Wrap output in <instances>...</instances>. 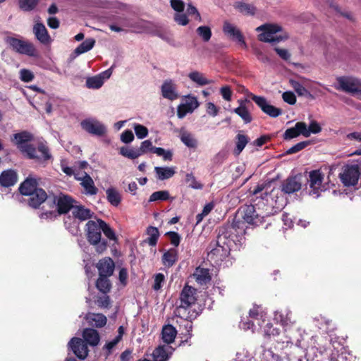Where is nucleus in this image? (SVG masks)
I'll return each mask as SVG.
<instances>
[{
	"instance_id": "nucleus-1",
	"label": "nucleus",
	"mask_w": 361,
	"mask_h": 361,
	"mask_svg": "<svg viewBox=\"0 0 361 361\" xmlns=\"http://www.w3.org/2000/svg\"><path fill=\"white\" fill-rule=\"evenodd\" d=\"M33 139L34 136L31 133L23 130L13 134L11 140L20 152L30 159H35L38 163H44L51 159L52 156L48 146L40 142L35 147L30 144Z\"/></svg>"
},
{
	"instance_id": "nucleus-2",
	"label": "nucleus",
	"mask_w": 361,
	"mask_h": 361,
	"mask_svg": "<svg viewBox=\"0 0 361 361\" xmlns=\"http://www.w3.org/2000/svg\"><path fill=\"white\" fill-rule=\"evenodd\" d=\"M233 221L242 231L244 229L245 224L254 226L262 225L264 222V216L256 212L254 205L245 204L238 209Z\"/></svg>"
},
{
	"instance_id": "nucleus-3",
	"label": "nucleus",
	"mask_w": 361,
	"mask_h": 361,
	"mask_svg": "<svg viewBox=\"0 0 361 361\" xmlns=\"http://www.w3.org/2000/svg\"><path fill=\"white\" fill-rule=\"evenodd\" d=\"M197 301V289L186 284L183 288L179 295V305L177 306L175 314L181 318H188L186 310L195 305Z\"/></svg>"
},
{
	"instance_id": "nucleus-4",
	"label": "nucleus",
	"mask_w": 361,
	"mask_h": 361,
	"mask_svg": "<svg viewBox=\"0 0 361 361\" xmlns=\"http://www.w3.org/2000/svg\"><path fill=\"white\" fill-rule=\"evenodd\" d=\"M239 229L233 221L231 224H226L220 226L218 228L216 241L221 245H227L231 250L239 241Z\"/></svg>"
},
{
	"instance_id": "nucleus-5",
	"label": "nucleus",
	"mask_w": 361,
	"mask_h": 361,
	"mask_svg": "<svg viewBox=\"0 0 361 361\" xmlns=\"http://www.w3.org/2000/svg\"><path fill=\"white\" fill-rule=\"evenodd\" d=\"M282 27L277 24L265 23L256 28L257 32H262L258 35V39L264 42L276 44L288 38L287 35L274 36L276 33L281 32Z\"/></svg>"
},
{
	"instance_id": "nucleus-6",
	"label": "nucleus",
	"mask_w": 361,
	"mask_h": 361,
	"mask_svg": "<svg viewBox=\"0 0 361 361\" xmlns=\"http://www.w3.org/2000/svg\"><path fill=\"white\" fill-rule=\"evenodd\" d=\"M338 90L353 96L361 94V80L350 76H340L336 78Z\"/></svg>"
},
{
	"instance_id": "nucleus-7",
	"label": "nucleus",
	"mask_w": 361,
	"mask_h": 361,
	"mask_svg": "<svg viewBox=\"0 0 361 361\" xmlns=\"http://www.w3.org/2000/svg\"><path fill=\"white\" fill-rule=\"evenodd\" d=\"M324 178V174L319 169L312 170L309 173V177L307 179L309 184L310 195L314 197H319L322 191H325L326 188L323 184Z\"/></svg>"
},
{
	"instance_id": "nucleus-8",
	"label": "nucleus",
	"mask_w": 361,
	"mask_h": 361,
	"mask_svg": "<svg viewBox=\"0 0 361 361\" xmlns=\"http://www.w3.org/2000/svg\"><path fill=\"white\" fill-rule=\"evenodd\" d=\"M6 43L16 52L29 56H37V51L34 44L30 42L18 38L9 37L6 39Z\"/></svg>"
},
{
	"instance_id": "nucleus-9",
	"label": "nucleus",
	"mask_w": 361,
	"mask_h": 361,
	"mask_svg": "<svg viewBox=\"0 0 361 361\" xmlns=\"http://www.w3.org/2000/svg\"><path fill=\"white\" fill-rule=\"evenodd\" d=\"M360 176V167L357 164H347L343 166L339 178L344 186L349 187L357 184Z\"/></svg>"
},
{
	"instance_id": "nucleus-10",
	"label": "nucleus",
	"mask_w": 361,
	"mask_h": 361,
	"mask_svg": "<svg viewBox=\"0 0 361 361\" xmlns=\"http://www.w3.org/2000/svg\"><path fill=\"white\" fill-rule=\"evenodd\" d=\"M209 249L210 250L208 252V258L216 264L221 263L230 255L231 250L227 245L217 243L216 240L210 243Z\"/></svg>"
},
{
	"instance_id": "nucleus-11",
	"label": "nucleus",
	"mask_w": 361,
	"mask_h": 361,
	"mask_svg": "<svg viewBox=\"0 0 361 361\" xmlns=\"http://www.w3.org/2000/svg\"><path fill=\"white\" fill-rule=\"evenodd\" d=\"M152 142L150 140H147L141 142L139 148L121 147L120 148L119 154L130 159H135L139 157L147 154L148 152H152Z\"/></svg>"
},
{
	"instance_id": "nucleus-12",
	"label": "nucleus",
	"mask_w": 361,
	"mask_h": 361,
	"mask_svg": "<svg viewBox=\"0 0 361 361\" xmlns=\"http://www.w3.org/2000/svg\"><path fill=\"white\" fill-rule=\"evenodd\" d=\"M250 98L264 114H267L270 117L276 118L281 115L282 110L269 104L264 97L250 94Z\"/></svg>"
},
{
	"instance_id": "nucleus-13",
	"label": "nucleus",
	"mask_w": 361,
	"mask_h": 361,
	"mask_svg": "<svg viewBox=\"0 0 361 361\" xmlns=\"http://www.w3.org/2000/svg\"><path fill=\"white\" fill-rule=\"evenodd\" d=\"M75 200L71 196L61 194L59 197L54 196L52 204L56 206L57 213L59 214H67L71 209H73Z\"/></svg>"
},
{
	"instance_id": "nucleus-14",
	"label": "nucleus",
	"mask_w": 361,
	"mask_h": 361,
	"mask_svg": "<svg viewBox=\"0 0 361 361\" xmlns=\"http://www.w3.org/2000/svg\"><path fill=\"white\" fill-rule=\"evenodd\" d=\"M81 127L90 134L102 137L106 133V128L104 124L98 121L85 119L81 122Z\"/></svg>"
},
{
	"instance_id": "nucleus-15",
	"label": "nucleus",
	"mask_w": 361,
	"mask_h": 361,
	"mask_svg": "<svg viewBox=\"0 0 361 361\" xmlns=\"http://www.w3.org/2000/svg\"><path fill=\"white\" fill-rule=\"evenodd\" d=\"M86 236L90 244H97L102 239L100 224L98 221L90 220L86 224Z\"/></svg>"
},
{
	"instance_id": "nucleus-16",
	"label": "nucleus",
	"mask_w": 361,
	"mask_h": 361,
	"mask_svg": "<svg viewBox=\"0 0 361 361\" xmlns=\"http://www.w3.org/2000/svg\"><path fill=\"white\" fill-rule=\"evenodd\" d=\"M223 31L226 35L230 37H232L233 39L238 41V42L241 46H243V48L246 49L247 47L245 41L244 36L241 31L231 23L227 21L224 22L223 25Z\"/></svg>"
},
{
	"instance_id": "nucleus-17",
	"label": "nucleus",
	"mask_w": 361,
	"mask_h": 361,
	"mask_svg": "<svg viewBox=\"0 0 361 361\" xmlns=\"http://www.w3.org/2000/svg\"><path fill=\"white\" fill-rule=\"evenodd\" d=\"M68 345L78 358L83 360L87 356L88 349L87 344L81 338L73 337L69 341Z\"/></svg>"
},
{
	"instance_id": "nucleus-18",
	"label": "nucleus",
	"mask_w": 361,
	"mask_h": 361,
	"mask_svg": "<svg viewBox=\"0 0 361 361\" xmlns=\"http://www.w3.org/2000/svg\"><path fill=\"white\" fill-rule=\"evenodd\" d=\"M18 180V174L15 169H6L0 174V185L4 188H10L15 185Z\"/></svg>"
},
{
	"instance_id": "nucleus-19",
	"label": "nucleus",
	"mask_w": 361,
	"mask_h": 361,
	"mask_svg": "<svg viewBox=\"0 0 361 361\" xmlns=\"http://www.w3.org/2000/svg\"><path fill=\"white\" fill-rule=\"evenodd\" d=\"M96 267L98 269L100 276H111L114 274L115 264L111 257H106L99 259Z\"/></svg>"
},
{
	"instance_id": "nucleus-20",
	"label": "nucleus",
	"mask_w": 361,
	"mask_h": 361,
	"mask_svg": "<svg viewBox=\"0 0 361 361\" xmlns=\"http://www.w3.org/2000/svg\"><path fill=\"white\" fill-rule=\"evenodd\" d=\"M38 185L39 183L37 180L31 176H28L24 181L20 184L18 190L22 195L27 196L37 190L39 188Z\"/></svg>"
},
{
	"instance_id": "nucleus-21",
	"label": "nucleus",
	"mask_w": 361,
	"mask_h": 361,
	"mask_svg": "<svg viewBox=\"0 0 361 361\" xmlns=\"http://www.w3.org/2000/svg\"><path fill=\"white\" fill-rule=\"evenodd\" d=\"M27 196L29 197L27 204L33 209L39 208L48 197L46 191L40 188Z\"/></svg>"
},
{
	"instance_id": "nucleus-22",
	"label": "nucleus",
	"mask_w": 361,
	"mask_h": 361,
	"mask_svg": "<svg viewBox=\"0 0 361 361\" xmlns=\"http://www.w3.org/2000/svg\"><path fill=\"white\" fill-rule=\"evenodd\" d=\"M199 106V102L195 97H188V100L185 104L178 105L177 108V116L183 118L188 113H192Z\"/></svg>"
},
{
	"instance_id": "nucleus-23",
	"label": "nucleus",
	"mask_w": 361,
	"mask_h": 361,
	"mask_svg": "<svg viewBox=\"0 0 361 361\" xmlns=\"http://www.w3.org/2000/svg\"><path fill=\"white\" fill-rule=\"evenodd\" d=\"M301 178L298 176H290L282 184V190L287 194L298 192L301 189Z\"/></svg>"
},
{
	"instance_id": "nucleus-24",
	"label": "nucleus",
	"mask_w": 361,
	"mask_h": 361,
	"mask_svg": "<svg viewBox=\"0 0 361 361\" xmlns=\"http://www.w3.org/2000/svg\"><path fill=\"white\" fill-rule=\"evenodd\" d=\"M33 32L37 40L42 44H49L51 39L45 25L42 23H37L33 27Z\"/></svg>"
},
{
	"instance_id": "nucleus-25",
	"label": "nucleus",
	"mask_w": 361,
	"mask_h": 361,
	"mask_svg": "<svg viewBox=\"0 0 361 361\" xmlns=\"http://www.w3.org/2000/svg\"><path fill=\"white\" fill-rule=\"evenodd\" d=\"M305 132V122H297L294 127L289 128L286 130L283 135V138L285 140H290L291 139L298 137L300 135L304 136Z\"/></svg>"
},
{
	"instance_id": "nucleus-26",
	"label": "nucleus",
	"mask_w": 361,
	"mask_h": 361,
	"mask_svg": "<svg viewBox=\"0 0 361 361\" xmlns=\"http://www.w3.org/2000/svg\"><path fill=\"white\" fill-rule=\"evenodd\" d=\"M172 348L168 345H159L152 353L154 361H168L172 354Z\"/></svg>"
},
{
	"instance_id": "nucleus-27",
	"label": "nucleus",
	"mask_w": 361,
	"mask_h": 361,
	"mask_svg": "<svg viewBox=\"0 0 361 361\" xmlns=\"http://www.w3.org/2000/svg\"><path fill=\"white\" fill-rule=\"evenodd\" d=\"M161 94L163 97L173 101L178 97L175 91V87L171 80H165L161 85Z\"/></svg>"
},
{
	"instance_id": "nucleus-28",
	"label": "nucleus",
	"mask_w": 361,
	"mask_h": 361,
	"mask_svg": "<svg viewBox=\"0 0 361 361\" xmlns=\"http://www.w3.org/2000/svg\"><path fill=\"white\" fill-rule=\"evenodd\" d=\"M178 259L176 248H170L164 253L161 257L162 264L166 267H173Z\"/></svg>"
},
{
	"instance_id": "nucleus-29",
	"label": "nucleus",
	"mask_w": 361,
	"mask_h": 361,
	"mask_svg": "<svg viewBox=\"0 0 361 361\" xmlns=\"http://www.w3.org/2000/svg\"><path fill=\"white\" fill-rule=\"evenodd\" d=\"M240 106L233 110V112L238 115L245 123H250L252 121V117L245 106V102H250L247 99L238 100Z\"/></svg>"
},
{
	"instance_id": "nucleus-30",
	"label": "nucleus",
	"mask_w": 361,
	"mask_h": 361,
	"mask_svg": "<svg viewBox=\"0 0 361 361\" xmlns=\"http://www.w3.org/2000/svg\"><path fill=\"white\" fill-rule=\"evenodd\" d=\"M80 185L84 188V193L89 195H94L97 193L98 189L95 186L92 178L90 175L85 173L84 177L82 178Z\"/></svg>"
},
{
	"instance_id": "nucleus-31",
	"label": "nucleus",
	"mask_w": 361,
	"mask_h": 361,
	"mask_svg": "<svg viewBox=\"0 0 361 361\" xmlns=\"http://www.w3.org/2000/svg\"><path fill=\"white\" fill-rule=\"evenodd\" d=\"M82 337L85 342L92 346L97 345L100 340L97 331L90 328H87L83 330Z\"/></svg>"
},
{
	"instance_id": "nucleus-32",
	"label": "nucleus",
	"mask_w": 361,
	"mask_h": 361,
	"mask_svg": "<svg viewBox=\"0 0 361 361\" xmlns=\"http://www.w3.org/2000/svg\"><path fill=\"white\" fill-rule=\"evenodd\" d=\"M194 276L196 281L200 285H206L207 283H209L212 279L209 270L208 269L202 268L200 267L196 268L194 273Z\"/></svg>"
},
{
	"instance_id": "nucleus-33",
	"label": "nucleus",
	"mask_w": 361,
	"mask_h": 361,
	"mask_svg": "<svg viewBox=\"0 0 361 361\" xmlns=\"http://www.w3.org/2000/svg\"><path fill=\"white\" fill-rule=\"evenodd\" d=\"M180 139L181 142L189 148L195 149L197 147V140L192 133L185 130L183 128L180 130Z\"/></svg>"
},
{
	"instance_id": "nucleus-34",
	"label": "nucleus",
	"mask_w": 361,
	"mask_h": 361,
	"mask_svg": "<svg viewBox=\"0 0 361 361\" xmlns=\"http://www.w3.org/2000/svg\"><path fill=\"white\" fill-rule=\"evenodd\" d=\"M90 325L97 328H102L106 324L107 319L102 313H91L87 317Z\"/></svg>"
},
{
	"instance_id": "nucleus-35",
	"label": "nucleus",
	"mask_w": 361,
	"mask_h": 361,
	"mask_svg": "<svg viewBox=\"0 0 361 361\" xmlns=\"http://www.w3.org/2000/svg\"><path fill=\"white\" fill-rule=\"evenodd\" d=\"M177 334V331L175 327L171 324L164 326L161 331V336L163 341L167 344L173 343Z\"/></svg>"
},
{
	"instance_id": "nucleus-36",
	"label": "nucleus",
	"mask_w": 361,
	"mask_h": 361,
	"mask_svg": "<svg viewBox=\"0 0 361 361\" xmlns=\"http://www.w3.org/2000/svg\"><path fill=\"white\" fill-rule=\"evenodd\" d=\"M249 141L250 138L247 135L240 133H238L235 136V147L233 149V154L235 156H238L243 152Z\"/></svg>"
},
{
	"instance_id": "nucleus-37",
	"label": "nucleus",
	"mask_w": 361,
	"mask_h": 361,
	"mask_svg": "<svg viewBox=\"0 0 361 361\" xmlns=\"http://www.w3.org/2000/svg\"><path fill=\"white\" fill-rule=\"evenodd\" d=\"M146 233L148 235V238L145 240V242L149 246H156L160 235L159 229L157 227L149 226L146 229Z\"/></svg>"
},
{
	"instance_id": "nucleus-38",
	"label": "nucleus",
	"mask_w": 361,
	"mask_h": 361,
	"mask_svg": "<svg viewBox=\"0 0 361 361\" xmlns=\"http://www.w3.org/2000/svg\"><path fill=\"white\" fill-rule=\"evenodd\" d=\"M72 214L75 218L80 221H85L92 217V212L83 206H76L73 207Z\"/></svg>"
},
{
	"instance_id": "nucleus-39",
	"label": "nucleus",
	"mask_w": 361,
	"mask_h": 361,
	"mask_svg": "<svg viewBox=\"0 0 361 361\" xmlns=\"http://www.w3.org/2000/svg\"><path fill=\"white\" fill-rule=\"evenodd\" d=\"M109 276H100L99 275V278L96 281V288L102 293L106 294L108 293L111 288V283L110 280L109 279Z\"/></svg>"
},
{
	"instance_id": "nucleus-40",
	"label": "nucleus",
	"mask_w": 361,
	"mask_h": 361,
	"mask_svg": "<svg viewBox=\"0 0 361 361\" xmlns=\"http://www.w3.org/2000/svg\"><path fill=\"white\" fill-rule=\"evenodd\" d=\"M106 199L113 206L117 207L121 202V195L114 188H109L106 190Z\"/></svg>"
},
{
	"instance_id": "nucleus-41",
	"label": "nucleus",
	"mask_w": 361,
	"mask_h": 361,
	"mask_svg": "<svg viewBox=\"0 0 361 361\" xmlns=\"http://www.w3.org/2000/svg\"><path fill=\"white\" fill-rule=\"evenodd\" d=\"M234 8L246 16H254L256 11V8L253 5L243 1H236Z\"/></svg>"
},
{
	"instance_id": "nucleus-42",
	"label": "nucleus",
	"mask_w": 361,
	"mask_h": 361,
	"mask_svg": "<svg viewBox=\"0 0 361 361\" xmlns=\"http://www.w3.org/2000/svg\"><path fill=\"white\" fill-rule=\"evenodd\" d=\"M154 171L156 173L157 178L161 180L171 178L176 173L172 167L156 166L154 168Z\"/></svg>"
},
{
	"instance_id": "nucleus-43",
	"label": "nucleus",
	"mask_w": 361,
	"mask_h": 361,
	"mask_svg": "<svg viewBox=\"0 0 361 361\" xmlns=\"http://www.w3.org/2000/svg\"><path fill=\"white\" fill-rule=\"evenodd\" d=\"M188 78L200 86L209 85L212 81L207 79L203 73L198 71H192L188 74Z\"/></svg>"
},
{
	"instance_id": "nucleus-44",
	"label": "nucleus",
	"mask_w": 361,
	"mask_h": 361,
	"mask_svg": "<svg viewBox=\"0 0 361 361\" xmlns=\"http://www.w3.org/2000/svg\"><path fill=\"white\" fill-rule=\"evenodd\" d=\"M95 44V39L88 38L83 41L74 51L77 55L82 54L91 50Z\"/></svg>"
},
{
	"instance_id": "nucleus-45",
	"label": "nucleus",
	"mask_w": 361,
	"mask_h": 361,
	"mask_svg": "<svg viewBox=\"0 0 361 361\" xmlns=\"http://www.w3.org/2000/svg\"><path fill=\"white\" fill-rule=\"evenodd\" d=\"M322 128L319 123L314 120L311 121L308 126L305 123L304 137H308L310 136L311 133L317 134L322 131Z\"/></svg>"
},
{
	"instance_id": "nucleus-46",
	"label": "nucleus",
	"mask_w": 361,
	"mask_h": 361,
	"mask_svg": "<svg viewBox=\"0 0 361 361\" xmlns=\"http://www.w3.org/2000/svg\"><path fill=\"white\" fill-rule=\"evenodd\" d=\"M99 224H100L101 231H102L104 235L111 240H116V236L114 230L102 219H97Z\"/></svg>"
},
{
	"instance_id": "nucleus-47",
	"label": "nucleus",
	"mask_w": 361,
	"mask_h": 361,
	"mask_svg": "<svg viewBox=\"0 0 361 361\" xmlns=\"http://www.w3.org/2000/svg\"><path fill=\"white\" fill-rule=\"evenodd\" d=\"M103 84L104 80L101 75L90 77L86 80V86L90 89H99Z\"/></svg>"
},
{
	"instance_id": "nucleus-48",
	"label": "nucleus",
	"mask_w": 361,
	"mask_h": 361,
	"mask_svg": "<svg viewBox=\"0 0 361 361\" xmlns=\"http://www.w3.org/2000/svg\"><path fill=\"white\" fill-rule=\"evenodd\" d=\"M290 84L299 96H303L306 97H312L310 91L306 89L300 82L295 80H290Z\"/></svg>"
},
{
	"instance_id": "nucleus-49",
	"label": "nucleus",
	"mask_w": 361,
	"mask_h": 361,
	"mask_svg": "<svg viewBox=\"0 0 361 361\" xmlns=\"http://www.w3.org/2000/svg\"><path fill=\"white\" fill-rule=\"evenodd\" d=\"M170 194L167 190H159L154 192L149 198V202L166 201L169 200Z\"/></svg>"
},
{
	"instance_id": "nucleus-50",
	"label": "nucleus",
	"mask_w": 361,
	"mask_h": 361,
	"mask_svg": "<svg viewBox=\"0 0 361 361\" xmlns=\"http://www.w3.org/2000/svg\"><path fill=\"white\" fill-rule=\"evenodd\" d=\"M39 0H19V8L23 11H31L35 8Z\"/></svg>"
},
{
	"instance_id": "nucleus-51",
	"label": "nucleus",
	"mask_w": 361,
	"mask_h": 361,
	"mask_svg": "<svg viewBox=\"0 0 361 361\" xmlns=\"http://www.w3.org/2000/svg\"><path fill=\"white\" fill-rule=\"evenodd\" d=\"M196 32L202 39L206 42L210 40L212 35L211 28L206 25L198 27Z\"/></svg>"
},
{
	"instance_id": "nucleus-52",
	"label": "nucleus",
	"mask_w": 361,
	"mask_h": 361,
	"mask_svg": "<svg viewBox=\"0 0 361 361\" xmlns=\"http://www.w3.org/2000/svg\"><path fill=\"white\" fill-rule=\"evenodd\" d=\"M310 143L311 142L309 140L300 142L287 149L285 152V154L288 155L298 153L310 145Z\"/></svg>"
},
{
	"instance_id": "nucleus-53",
	"label": "nucleus",
	"mask_w": 361,
	"mask_h": 361,
	"mask_svg": "<svg viewBox=\"0 0 361 361\" xmlns=\"http://www.w3.org/2000/svg\"><path fill=\"white\" fill-rule=\"evenodd\" d=\"M185 181L188 183V186L193 189L201 190L203 185L198 182L192 173H187L185 176Z\"/></svg>"
},
{
	"instance_id": "nucleus-54",
	"label": "nucleus",
	"mask_w": 361,
	"mask_h": 361,
	"mask_svg": "<svg viewBox=\"0 0 361 361\" xmlns=\"http://www.w3.org/2000/svg\"><path fill=\"white\" fill-rule=\"evenodd\" d=\"M134 130L136 136L139 139H143L148 135L147 128L139 123L134 125Z\"/></svg>"
},
{
	"instance_id": "nucleus-55",
	"label": "nucleus",
	"mask_w": 361,
	"mask_h": 361,
	"mask_svg": "<svg viewBox=\"0 0 361 361\" xmlns=\"http://www.w3.org/2000/svg\"><path fill=\"white\" fill-rule=\"evenodd\" d=\"M264 312L262 311V307L259 305H254L252 309L249 311L250 317L255 319H259L264 317Z\"/></svg>"
},
{
	"instance_id": "nucleus-56",
	"label": "nucleus",
	"mask_w": 361,
	"mask_h": 361,
	"mask_svg": "<svg viewBox=\"0 0 361 361\" xmlns=\"http://www.w3.org/2000/svg\"><path fill=\"white\" fill-rule=\"evenodd\" d=\"M165 235L169 237L171 245L175 247H178L179 245L181 238L177 232L169 231L166 233Z\"/></svg>"
},
{
	"instance_id": "nucleus-57",
	"label": "nucleus",
	"mask_w": 361,
	"mask_h": 361,
	"mask_svg": "<svg viewBox=\"0 0 361 361\" xmlns=\"http://www.w3.org/2000/svg\"><path fill=\"white\" fill-rule=\"evenodd\" d=\"M20 73V80L25 82H31L35 78L33 73L28 69H22Z\"/></svg>"
},
{
	"instance_id": "nucleus-58",
	"label": "nucleus",
	"mask_w": 361,
	"mask_h": 361,
	"mask_svg": "<svg viewBox=\"0 0 361 361\" xmlns=\"http://www.w3.org/2000/svg\"><path fill=\"white\" fill-rule=\"evenodd\" d=\"M187 13L189 16H194L195 20H197L198 22L202 21V18L199 11H197V8L191 4H189L188 6Z\"/></svg>"
},
{
	"instance_id": "nucleus-59",
	"label": "nucleus",
	"mask_w": 361,
	"mask_h": 361,
	"mask_svg": "<svg viewBox=\"0 0 361 361\" xmlns=\"http://www.w3.org/2000/svg\"><path fill=\"white\" fill-rule=\"evenodd\" d=\"M282 98L283 101L288 104L293 105L296 103V97L293 92L287 91L283 92Z\"/></svg>"
},
{
	"instance_id": "nucleus-60",
	"label": "nucleus",
	"mask_w": 361,
	"mask_h": 361,
	"mask_svg": "<svg viewBox=\"0 0 361 361\" xmlns=\"http://www.w3.org/2000/svg\"><path fill=\"white\" fill-rule=\"evenodd\" d=\"M164 279L165 277L163 274H157L154 277V283L153 285V289L155 290H159L161 288Z\"/></svg>"
},
{
	"instance_id": "nucleus-61",
	"label": "nucleus",
	"mask_w": 361,
	"mask_h": 361,
	"mask_svg": "<svg viewBox=\"0 0 361 361\" xmlns=\"http://www.w3.org/2000/svg\"><path fill=\"white\" fill-rule=\"evenodd\" d=\"M133 140L134 135L130 130H126L121 135V140L126 144L131 142Z\"/></svg>"
},
{
	"instance_id": "nucleus-62",
	"label": "nucleus",
	"mask_w": 361,
	"mask_h": 361,
	"mask_svg": "<svg viewBox=\"0 0 361 361\" xmlns=\"http://www.w3.org/2000/svg\"><path fill=\"white\" fill-rule=\"evenodd\" d=\"M171 6L177 12H183L185 8V4L182 0H171Z\"/></svg>"
},
{
	"instance_id": "nucleus-63",
	"label": "nucleus",
	"mask_w": 361,
	"mask_h": 361,
	"mask_svg": "<svg viewBox=\"0 0 361 361\" xmlns=\"http://www.w3.org/2000/svg\"><path fill=\"white\" fill-rule=\"evenodd\" d=\"M222 97L226 101H231L232 97V90L228 85L224 86L220 90Z\"/></svg>"
},
{
	"instance_id": "nucleus-64",
	"label": "nucleus",
	"mask_w": 361,
	"mask_h": 361,
	"mask_svg": "<svg viewBox=\"0 0 361 361\" xmlns=\"http://www.w3.org/2000/svg\"><path fill=\"white\" fill-rule=\"evenodd\" d=\"M97 304L99 307L108 308L110 305V298L108 295L99 297L97 300Z\"/></svg>"
}]
</instances>
